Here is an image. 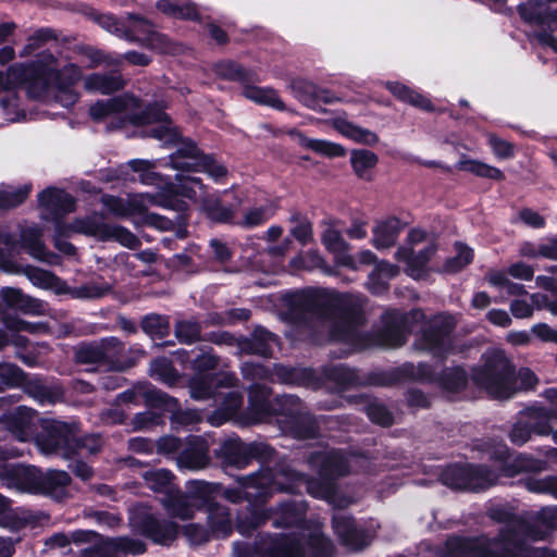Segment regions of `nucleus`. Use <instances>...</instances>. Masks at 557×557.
Masks as SVG:
<instances>
[{
    "label": "nucleus",
    "instance_id": "f257e3e1",
    "mask_svg": "<svg viewBox=\"0 0 557 557\" xmlns=\"http://www.w3.org/2000/svg\"><path fill=\"white\" fill-rule=\"evenodd\" d=\"M368 463L363 456L345 455L341 451H319L310 457L309 465L318 469L319 479L305 480V476L289 467H280L275 472L262 471L239 480V486L224 491V497L232 503L247 500L250 505L267 502L276 492L295 493L306 483L307 492L326 500L333 507L345 508L354 503L351 497L341 494L334 480Z\"/></svg>",
    "mask_w": 557,
    "mask_h": 557
},
{
    "label": "nucleus",
    "instance_id": "f03ea898",
    "mask_svg": "<svg viewBox=\"0 0 557 557\" xmlns=\"http://www.w3.org/2000/svg\"><path fill=\"white\" fill-rule=\"evenodd\" d=\"M488 517L503 523L498 537L461 539L451 537L446 542L449 557H557L546 548H532L530 541L543 540L557 528V507L541 509L531 521L515 516L504 506L488 510Z\"/></svg>",
    "mask_w": 557,
    "mask_h": 557
},
{
    "label": "nucleus",
    "instance_id": "7ed1b4c3",
    "mask_svg": "<svg viewBox=\"0 0 557 557\" xmlns=\"http://www.w3.org/2000/svg\"><path fill=\"white\" fill-rule=\"evenodd\" d=\"M286 302L290 319H320L329 327L332 339L347 343L354 349L371 346L395 348L406 341L405 332L398 324L387 325L382 333L372 337L361 334L362 317L358 308L350 306L348 295L300 290L289 295Z\"/></svg>",
    "mask_w": 557,
    "mask_h": 557
},
{
    "label": "nucleus",
    "instance_id": "20e7f679",
    "mask_svg": "<svg viewBox=\"0 0 557 557\" xmlns=\"http://www.w3.org/2000/svg\"><path fill=\"white\" fill-rule=\"evenodd\" d=\"M82 78L81 70L73 63H61L52 54H42L30 65L14 64L5 73L0 71V106L9 122L25 117L20 108L16 90L25 85L29 97L46 99L53 95L63 107L70 108L78 100L73 86Z\"/></svg>",
    "mask_w": 557,
    "mask_h": 557
},
{
    "label": "nucleus",
    "instance_id": "39448f33",
    "mask_svg": "<svg viewBox=\"0 0 557 557\" xmlns=\"http://www.w3.org/2000/svg\"><path fill=\"white\" fill-rule=\"evenodd\" d=\"M139 100L128 94L100 100L89 109L92 120L100 121L109 116L119 115L135 125H148V135L156 138L162 145L174 144L178 138V131L172 124L170 116L164 112V107L158 104L148 107L140 112Z\"/></svg>",
    "mask_w": 557,
    "mask_h": 557
},
{
    "label": "nucleus",
    "instance_id": "423d86ee",
    "mask_svg": "<svg viewBox=\"0 0 557 557\" xmlns=\"http://www.w3.org/2000/svg\"><path fill=\"white\" fill-rule=\"evenodd\" d=\"M168 146L178 147L170 158L172 169L178 171L175 176L176 185L170 183V186L172 187L173 202L184 203V208L181 210L184 211L187 207L186 202L178 200L176 197L181 195L188 199H195L203 191L201 180L188 173L203 172L218 181L226 175L227 170L210 156H202L191 141L183 140L180 134L177 140Z\"/></svg>",
    "mask_w": 557,
    "mask_h": 557
},
{
    "label": "nucleus",
    "instance_id": "0eeeda50",
    "mask_svg": "<svg viewBox=\"0 0 557 557\" xmlns=\"http://www.w3.org/2000/svg\"><path fill=\"white\" fill-rule=\"evenodd\" d=\"M4 454L5 456L0 455V480L8 487L60 497L71 482V478L65 471L50 470L42 474L35 467L8 462V458L22 455V451L17 449H11Z\"/></svg>",
    "mask_w": 557,
    "mask_h": 557
},
{
    "label": "nucleus",
    "instance_id": "6e6552de",
    "mask_svg": "<svg viewBox=\"0 0 557 557\" xmlns=\"http://www.w3.org/2000/svg\"><path fill=\"white\" fill-rule=\"evenodd\" d=\"M102 203L109 212L121 218H131L136 225H148L160 231H169L173 227V222L162 215L149 212L153 206L182 210L184 203H174L170 194L158 191L154 195L134 194L126 199L114 196H103Z\"/></svg>",
    "mask_w": 557,
    "mask_h": 557
},
{
    "label": "nucleus",
    "instance_id": "1a4fd4ad",
    "mask_svg": "<svg viewBox=\"0 0 557 557\" xmlns=\"http://www.w3.org/2000/svg\"><path fill=\"white\" fill-rule=\"evenodd\" d=\"M45 433L36 438V445L41 454L46 456L61 454L69 459L74 454L86 450L88 454H96L102 446L98 435H87L78 438V426L76 423L69 424L62 421H47L44 426Z\"/></svg>",
    "mask_w": 557,
    "mask_h": 557
},
{
    "label": "nucleus",
    "instance_id": "9d476101",
    "mask_svg": "<svg viewBox=\"0 0 557 557\" xmlns=\"http://www.w3.org/2000/svg\"><path fill=\"white\" fill-rule=\"evenodd\" d=\"M259 547L264 557H334L335 546L319 524L302 534L301 541L288 535L267 536Z\"/></svg>",
    "mask_w": 557,
    "mask_h": 557
},
{
    "label": "nucleus",
    "instance_id": "9b49d317",
    "mask_svg": "<svg viewBox=\"0 0 557 557\" xmlns=\"http://www.w3.org/2000/svg\"><path fill=\"white\" fill-rule=\"evenodd\" d=\"M507 455V448L504 445H498L493 453H490L491 458L496 459L497 466L491 470L484 466L473 465H451L446 467L442 474L441 480L444 485L454 490L467 491H482L493 486L499 476L498 470H504L503 460Z\"/></svg>",
    "mask_w": 557,
    "mask_h": 557
},
{
    "label": "nucleus",
    "instance_id": "f8f14e48",
    "mask_svg": "<svg viewBox=\"0 0 557 557\" xmlns=\"http://www.w3.org/2000/svg\"><path fill=\"white\" fill-rule=\"evenodd\" d=\"M483 366L475 369L472 379L476 385L496 399H507L516 391L513 369L502 350H488L483 356Z\"/></svg>",
    "mask_w": 557,
    "mask_h": 557
},
{
    "label": "nucleus",
    "instance_id": "ddd939ff",
    "mask_svg": "<svg viewBox=\"0 0 557 557\" xmlns=\"http://www.w3.org/2000/svg\"><path fill=\"white\" fill-rule=\"evenodd\" d=\"M307 504L304 500L281 503L275 508L253 509L249 516L239 519L237 530L243 535H249L267 521H271L276 529L298 527L305 520Z\"/></svg>",
    "mask_w": 557,
    "mask_h": 557
},
{
    "label": "nucleus",
    "instance_id": "4468645a",
    "mask_svg": "<svg viewBox=\"0 0 557 557\" xmlns=\"http://www.w3.org/2000/svg\"><path fill=\"white\" fill-rule=\"evenodd\" d=\"M437 251V243L433 235L420 228H412L405 244L395 253L397 261L406 264V272L419 278Z\"/></svg>",
    "mask_w": 557,
    "mask_h": 557
},
{
    "label": "nucleus",
    "instance_id": "2eb2a0df",
    "mask_svg": "<svg viewBox=\"0 0 557 557\" xmlns=\"http://www.w3.org/2000/svg\"><path fill=\"white\" fill-rule=\"evenodd\" d=\"M218 367V358L211 354H203L194 360L197 374L191 379L190 396L196 400L210 398L216 386H231L236 377L234 373L221 372L215 375L205 374L206 371Z\"/></svg>",
    "mask_w": 557,
    "mask_h": 557
},
{
    "label": "nucleus",
    "instance_id": "dca6fc26",
    "mask_svg": "<svg viewBox=\"0 0 557 557\" xmlns=\"http://www.w3.org/2000/svg\"><path fill=\"white\" fill-rule=\"evenodd\" d=\"M17 242L4 228H0V269L8 273L22 272L35 286L40 288H57L59 286V278L42 269L27 265L21 269L11 259V252L15 250Z\"/></svg>",
    "mask_w": 557,
    "mask_h": 557
},
{
    "label": "nucleus",
    "instance_id": "f3484780",
    "mask_svg": "<svg viewBox=\"0 0 557 557\" xmlns=\"http://www.w3.org/2000/svg\"><path fill=\"white\" fill-rule=\"evenodd\" d=\"M131 522L134 528L159 545H171L178 535V525L175 522L157 518L145 505L134 507Z\"/></svg>",
    "mask_w": 557,
    "mask_h": 557
},
{
    "label": "nucleus",
    "instance_id": "a211bd4d",
    "mask_svg": "<svg viewBox=\"0 0 557 557\" xmlns=\"http://www.w3.org/2000/svg\"><path fill=\"white\" fill-rule=\"evenodd\" d=\"M332 528L341 544L351 552L366 548L375 536V529L372 524L357 522L351 516L344 512L333 516Z\"/></svg>",
    "mask_w": 557,
    "mask_h": 557
},
{
    "label": "nucleus",
    "instance_id": "6ab92c4d",
    "mask_svg": "<svg viewBox=\"0 0 557 557\" xmlns=\"http://www.w3.org/2000/svg\"><path fill=\"white\" fill-rule=\"evenodd\" d=\"M71 231L91 235L101 240L113 239L129 249L140 246V240L131 231L122 226L102 223L96 218L76 220L67 227L66 233Z\"/></svg>",
    "mask_w": 557,
    "mask_h": 557
},
{
    "label": "nucleus",
    "instance_id": "aec40b11",
    "mask_svg": "<svg viewBox=\"0 0 557 557\" xmlns=\"http://www.w3.org/2000/svg\"><path fill=\"white\" fill-rule=\"evenodd\" d=\"M453 326L454 322L451 319L443 317L435 318L429 329L424 330L419 342L416 343V348L428 350L436 356H448L453 354L455 347L449 337Z\"/></svg>",
    "mask_w": 557,
    "mask_h": 557
},
{
    "label": "nucleus",
    "instance_id": "412c9836",
    "mask_svg": "<svg viewBox=\"0 0 557 557\" xmlns=\"http://www.w3.org/2000/svg\"><path fill=\"white\" fill-rule=\"evenodd\" d=\"M218 344L225 343L232 345L235 339L227 333H221L212 338ZM236 344L242 354H256L263 357L272 355L273 348L277 345L276 337L262 327L255 330L251 338L236 341Z\"/></svg>",
    "mask_w": 557,
    "mask_h": 557
},
{
    "label": "nucleus",
    "instance_id": "4be33fe9",
    "mask_svg": "<svg viewBox=\"0 0 557 557\" xmlns=\"http://www.w3.org/2000/svg\"><path fill=\"white\" fill-rule=\"evenodd\" d=\"M543 396L549 401L550 408L533 407L524 412L533 433L547 436L553 433L552 421H557V389L548 388Z\"/></svg>",
    "mask_w": 557,
    "mask_h": 557
},
{
    "label": "nucleus",
    "instance_id": "5701e85b",
    "mask_svg": "<svg viewBox=\"0 0 557 557\" xmlns=\"http://www.w3.org/2000/svg\"><path fill=\"white\" fill-rule=\"evenodd\" d=\"M151 36L153 42L161 45L160 51L163 53H176L177 47L170 42L163 35L153 32V26L145 18L138 15H128L123 27V38L128 40H144Z\"/></svg>",
    "mask_w": 557,
    "mask_h": 557
},
{
    "label": "nucleus",
    "instance_id": "b1692460",
    "mask_svg": "<svg viewBox=\"0 0 557 557\" xmlns=\"http://www.w3.org/2000/svg\"><path fill=\"white\" fill-rule=\"evenodd\" d=\"M122 351V343L109 337L89 345L81 346L76 358L82 363H113Z\"/></svg>",
    "mask_w": 557,
    "mask_h": 557
},
{
    "label": "nucleus",
    "instance_id": "393cba45",
    "mask_svg": "<svg viewBox=\"0 0 557 557\" xmlns=\"http://www.w3.org/2000/svg\"><path fill=\"white\" fill-rule=\"evenodd\" d=\"M208 463L207 442L200 437L190 438L187 447L177 457V466L183 469L201 470Z\"/></svg>",
    "mask_w": 557,
    "mask_h": 557
},
{
    "label": "nucleus",
    "instance_id": "a878e982",
    "mask_svg": "<svg viewBox=\"0 0 557 557\" xmlns=\"http://www.w3.org/2000/svg\"><path fill=\"white\" fill-rule=\"evenodd\" d=\"M41 230L35 226H29L21 231V243L26 251L36 260L49 264H55L59 261L57 255L46 249L41 242Z\"/></svg>",
    "mask_w": 557,
    "mask_h": 557
},
{
    "label": "nucleus",
    "instance_id": "bb28decb",
    "mask_svg": "<svg viewBox=\"0 0 557 557\" xmlns=\"http://www.w3.org/2000/svg\"><path fill=\"white\" fill-rule=\"evenodd\" d=\"M40 208L59 216L74 210V199L64 190L47 188L38 195Z\"/></svg>",
    "mask_w": 557,
    "mask_h": 557
},
{
    "label": "nucleus",
    "instance_id": "cd10ccee",
    "mask_svg": "<svg viewBox=\"0 0 557 557\" xmlns=\"http://www.w3.org/2000/svg\"><path fill=\"white\" fill-rule=\"evenodd\" d=\"M287 135L296 140L301 147L312 150L321 156L337 158L346 154V149L342 145L330 140L309 138L296 128L288 129Z\"/></svg>",
    "mask_w": 557,
    "mask_h": 557
},
{
    "label": "nucleus",
    "instance_id": "c85d7f7f",
    "mask_svg": "<svg viewBox=\"0 0 557 557\" xmlns=\"http://www.w3.org/2000/svg\"><path fill=\"white\" fill-rule=\"evenodd\" d=\"M330 124L344 137L362 145L374 146L379 143V136L364 127H361L344 116H335Z\"/></svg>",
    "mask_w": 557,
    "mask_h": 557
},
{
    "label": "nucleus",
    "instance_id": "c756f323",
    "mask_svg": "<svg viewBox=\"0 0 557 557\" xmlns=\"http://www.w3.org/2000/svg\"><path fill=\"white\" fill-rule=\"evenodd\" d=\"M1 298L7 307L20 310L24 313L40 315L45 312V305L38 299L24 295L20 289L4 287L1 289Z\"/></svg>",
    "mask_w": 557,
    "mask_h": 557
},
{
    "label": "nucleus",
    "instance_id": "7c9ffc66",
    "mask_svg": "<svg viewBox=\"0 0 557 557\" xmlns=\"http://www.w3.org/2000/svg\"><path fill=\"white\" fill-rule=\"evenodd\" d=\"M161 504L171 518L180 520L191 519L197 511L195 504L190 502L185 493L177 488L173 490L168 496H164L161 499Z\"/></svg>",
    "mask_w": 557,
    "mask_h": 557
},
{
    "label": "nucleus",
    "instance_id": "2f4dec72",
    "mask_svg": "<svg viewBox=\"0 0 557 557\" xmlns=\"http://www.w3.org/2000/svg\"><path fill=\"white\" fill-rule=\"evenodd\" d=\"M131 169L138 173V180L145 185H154L159 191H165L172 196V187L164 177L154 172L157 166L156 161L148 160H132L128 162Z\"/></svg>",
    "mask_w": 557,
    "mask_h": 557
},
{
    "label": "nucleus",
    "instance_id": "473e14b6",
    "mask_svg": "<svg viewBox=\"0 0 557 557\" xmlns=\"http://www.w3.org/2000/svg\"><path fill=\"white\" fill-rule=\"evenodd\" d=\"M131 169L138 173V180L145 185H154L159 191H165L172 196V187L164 177L154 172L157 166L156 161L148 160H132L128 162Z\"/></svg>",
    "mask_w": 557,
    "mask_h": 557
},
{
    "label": "nucleus",
    "instance_id": "72a5a7b5",
    "mask_svg": "<svg viewBox=\"0 0 557 557\" xmlns=\"http://www.w3.org/2000/svg\"><path fill=\"white\" fill-rule=\"evenodd\" d=\"M400 231L401 222L398 219L382 221L373 228L372 244L377 249L388 248L395 244Z\"/></svg>",
    "mask_w": 557,
    "mask_h": 557
},
{
    "label": "nucleus",
    "instance_id": "f704fd0d",
    "mask_svg": "<svg viewBox=\"0 0 557 557\" xmlns=\"http://www.w3.org/2000/svg\"><path fill=\"white\" fill-rule=\"evenodd\" d=\"M297 96L300 102L313 110H319L321 103H334L342 100L332 91L313 84H305Z\"/></svg>",
    "mask_w": 557,
    "mask_h": 557
},
{
    "label": "nucleus",
    "instance_id": "c9c22d12",
    "mask_svg": "<svg viewBox=\"0 0 557 557\" xmlns=\"http://www.w3.org/2000/svg\"><path fill=\"white\" fill-rule=\"evenodd\" d=\"M219 486L205 481H189L186 487V495L193 502L197 508L200 506H207V510L210 505H214L213 498L218 493Z\"/></svg>",
    "mask_w": 557,
    "mask_h": 557
},
{
    "label": "nucleus",
    "instance_id": "e433bc0d",
    "mask_svg": "<svg viewBox=\"0 0 557 557\" xmlns=\"http://www.w3.org/2000/svg\"><path fill=\"white\" fill-rule=\"evenodd\" d=\"M156 5L159 11L175 18L191 21L199 18L196 5L189 0H159Z\"/></svg>",
    "mask_w": 557,
    "mask_h": 557
},
{
    "label": "nucleus",
    "instance_id": "4c0bfd02",
    "mask_svg": "<svg viewBox=\"0 0 557 557\" xmlns=\"http://www.w3.org/2000/svg\"><path fill=\"white\" fill-rule=\"evenodd\" d=\"M8 428L18 442H27L34 435L30 411L18 408L9 417Z\"/></svg>",
    "mask_w": 557,
    "mask_h": 557
},
{
    "label": "nucleus",
    "instance_id": "58836bf2",
    "mask_svg": "<svg viewBox=\"0 0 557 557\" xmlns=\"http://www.w3.org/2000/svg\"><path fill=\"white\" fill-rule=\"evenodd\" d=\"M377 156L370 150L356 149L351 151V166L359 178L370 181L372 178L371 172L377 164Z\"/></svg>",
    "mask_w": 557,
    "mask_h": 557
},
{
    "label": "nucleus",
    "instance_id": "ea45409f",
    "mask_svg": "<svg viewBox=\"0 0 557 557\" xmlns=\"http://www.w3.org/2000/svg\"><path fill=\"white\" fill-rule=\"evenodd\" d=\"M123 79L117 75L92 74L84 79V87L90 92L107 95L123 88Z\"/></svg>",
    "mask_w": 557,
    "mask_h": 557
},
{
    "label": "nucleus",
    "instance_id": "a19ab883",
    "mask_svg": "<svg viewBox=\"0 0 557 557\" xmlns=\"http://www.w3.org/2000/svg\"><path fill=\"white\" fill-rule=\"evenodd\" d=\"M208 522L214 535L225 537L232 533V520L228 510L220 505H210Z\"/></svg>",
    "mask_w": 557,
    "mask_h": 557
},
{
    "label": "nucleus",
    "instance_id": "79ce46f5",
    "mask_svg": "<svg viewBox=\"0 0 557 557\" xmlns=\"http://www.w3.org/2000/svg\"><path fill=\"white\" fill-rule=\"evenodd\" d=\"M385 87L399 100L404 102H408L414 107H418L423 110H432L433 107L429 99L418 94L417 91L410 89L406 85H403L397 82H386Z\"/></svg>",
    "mask_w": 557,
    "mask_h": 557
},
{
    "label": "nucleus",
    "instance_id": "37998d69",
    "mask_svg": "<svg viewBox=\"0 0 557 557\" xmlns=\"http://www.w3.org/2000/svg\"><path fill=\"white\" fill-rule=\"evenodd\" d=\"M457 169L460 171L472 173L480 177L491 178L495 181H503L505 178L504 173L499 169L475 159H460L459 162L457 163Z\"/></svg>",
    "mask_w": 557,
    "mask_h": 557
},
{
    "label": "nucleus",
    "instance_id": "c03bdc74",
    "mask_svg": "<svg viewBox=\"0 0 557 557\" xmlns=\"http://www.w3.org/2000/svg\"><path fill=\"white\" fill-rule=\"evenodd\" d=\"M243 95L256 103L269 106L277 110L284 109V104L274 89L246 86Z\"/></svg>",
    "mask_w": 557,
    "mask_h": 557
},
{
    "label": "nucleus",
    "instance_id": "a18cd8bd",
    "mask_svg": "<svg viewBox=\"0 0 557 557\" xmlns=\"http://www.w3.org/2000/svg\"><path fill=\"white\" fill-rule=\"evenodd\" d=\"M122 59L126 60L128 63L133 65L146 66L150 63V58L141 52L129 51L123 55H117L116 58H112L109 55H104L102 52L96 51L91 55L92 65L99 64H114L117 65L122 62Z\"/></svg>",
    "mask_w": 557,
    "mask_h": 557
},
{
    "label": "nucleus",
    "instance_id": "49530a36",
    "mask_svg": "<svg viewBox=\"0 0 557 557\" xmlns=\"http://www.w3.org/2000/svg\"><path fill=\"white\" fill-rule=\"evenodd\" d=\"M172 479V473L165 469L148 471L144 474L146 485L154 492L163 493L164 496L175 490Z\"/></svg>",
    "mask_w": 557,
    "mask_h": 557
},
{
    "label": "nucleus",
    "instance_id": "de8ad7c7",
    "mask_svg": "<svg viewBox=\"0 0 557 557\" xmlns=\"http://www.w3.org/2000/svg\"><path fill=\"white\" fill-rule=\"evenodd\" d=\"M109 545L113 557L117 555H139L146 550V544L140 540L126 536L109 539Z\"/></svg>",
    "mask_w": 557,
    "mask_h": 557
},
{
    "label": "nucleus",
    "instance_id": "09e8293b",
    "mask_svg": "<svg viewBox=\"0 0 557 557\" xmlns=\"http://www.w3.org/2000/svg\"><path fill=\"white\" fill-rule=\"evenodd\" d=\"M440 386L447 393H456L465 388L467 384V374L460 368L447 369L438 379Z\"/></svg>",
    "mask_w": 557,
    "mask_h": 557
},
{
    "label": "nucleus",
    "instance_id": "8fccbe9b",
    "mask_svg": "<svg viewBox=\"0 0 557 557\" xmlns=\"http://www.w3.org/2000/svg\"><path fill=\"white\" fill-rule=\"evenodd\" d=\"M456 256L447 259L443 270L448 273H455L463 269L473 260V250L465 244L456 243Z\"/></svg>",
    "mask_w": 557,
    "mask_h": 557
},
{
    "label": "nucleus",
    "instance_id": "3c124183",
    "mask_svg": "<svg viewBox=\"0 0 557 557\" xmlns=\"http://www.w3.org/2000/svg\"><path fill=\"white\" fill-rule=\"evenodd\" d=\"M111 288L109 283L92 281L74 288L71 294L78 299H96L109 294Z\"/></svg>",
    "mask_w": 557,
    "mask_h": 557
},
{
    "label": "nucleus",
    "instance_id": "603ef678",
    "mask_svg": "<svg viewBox=\"0 0 557 557\" xmlns=\"http://www.w3.org/2000/svg\"><path fill=\"white\" fill-rule=\"evenodd\" d=\"M202 208L215 222H230L234 218V211L231 208L222 206L219 199L211 196L203 198Z\"/></svg>",
    "mask_w": 557,
    "mask_h": 557
},
{
    "label": "nucleus",
    "instance_id": "864d4df0",
    "mask_svg": "<svg viewBox=\"0 0 557 557\" xmlns=\"http://www.w3.org/2000/svg\"><path fill=\"white\" fill-rule=\"evenodd\" d=\"M30 186L0 188V208H12L22 203L28 196Z\"/></svg>",
    "mask_w": 557,
    "mask_h": 557
},
{
    "label": "nucleus",
    "instance_id": "5fc2aeb1",
    "mask_svg": "<svg viewBox=\"0 0 557 557\" xmlns=\"http://www.w3.org/2000/svg\"><path fill=\"white\" fill-rule=\"evenodd\" d=\"M273 212L274 207L271 203L252 207L245 212L242 224L246 227L258 226L269 220Z\"/></svg>",
    "mask_w": 557,
    "mask_h": 557
},
{
    "label": "nucleus",
    "instance_id": "6e6d98bb",
    "mask_svg": "<svg viewBox=\"0 0 557 557\" xmlns=\"http://www.w3.org/2000/svg\"><path fill=\"white\" fill-rule=\"evenodd\" d=\"M521 16L534 23H543L545 20L546 4L542 0H528L519 7Z\"/></svg>",
    "mask_w": 557,
    "mask_h": 557
},
{
    "label": "nucleus",
    "instance_id": "4d7b16f0",
    "mask_svg": "<svg viewBox=\"0 0 557 557\" xmlns=\"http://www.w3.org/2000/svg\"><path fill=\"white\" fill-rule=\"evenodd\" d=\"M150 373L152 376H156L158 380L166 384H173L176 379L172 364L166 358H160L152 361L150 364Z\"/></svg>",
    "mask_w": 557,
    "mask_h": 557
},
{
    "label": "nucleus",
    "instance_id": "13d9d810",
    "mask_svg": "<svg viewBox=\"0 0 557 557\" xmlns=\"http://www.w3.org/2000/svg\"><path fill=\"white\" fill-rule=\"evenodd\" d=\"M141 325L146 333L159 337L166 335L169 330V323L166 318L159 314L147 315L143 320Z\"/></svg>",
    "mask_w": 557,
    "mask_h": 557
},
{
    "label": "nucleus",
    "instance_id": "bf43d9fd",
    "mask_svg": "<svg viewBox=\"0 0 557 557\" xmlns=\"http://www.w3.org/2000/svg\"><path fill=\"white\" fill-rule=\"evenodd\" d=\"M322 243L334 253L346 252L349 249L348 244L343 239L341 233L333 227H327L323 232Z\"/></svg>",
    "mask_w": 557,
    "mask_h": 557
},
{
    "label": "nucleus",
    "instance_id": "052dcab7",
    "mask_svg": "<svg viewBox=\"0 0 557 557\" xmlns=\"http://www.w3.org/2000/svg\"><path fill=\"white\" fill-rule=\"evenodd\" d=\"M176 337L183 343H194L200 338V326L196 322L180 321L175 325Z\"/></svg>",
    "mask_w": 557,
    "mask_h": 557
},
{
    "label": "nucleus",
    "instance_id": "680f3d73",
    "mask_svg": "<svg viewBox=\"0 0 557 557\" xmlns=\"http://www.w3.org/2000/svg\"><path fill=\"white\" fill-rule=\"evenodd\" d=\"M366 413L371 421L381 425H389L393 417L386 407L377 401H371L366 407Z\"/></svg>",
    "mask_w": 557,
    "mask_h": 557
},
{
    "label": "nucleus",
    "instance_id": "e2e57ef3",
    "mask_svg": "<svg viewBox=\"0 0 557 557\" xmlns=\"http://www.w3.org/2000/svg\"><path fill=\"white\" fill-rule=\"evenodd\" d=\"M215 73L227 79H243L245 71L237 63L233 61H223L215 65Z\"/></svg>",
    "mask_w": 557,
    "mask_h": 557
},
{
    "label": "nucleus",
    "instance_id": "0e129e2a",
    "mask_svg": "<svg viewBox=\"0 0 557 557\" xmlns=\"http://www.w3.org/2000/svg\"><path fill=\"white\" fill-rule=\"evenodd\" d=\"M267 536H278L277 534H263L258 537L255 544V548L250 547L248 544L244 543H235L233 547L234 557H264L259 547L260 542Z\"/></svg>",
    "mask_w": 557,
    "mask_h": 557
},
{
    "label": "nucleus",
    "instance_id": "69168bd1",
    "mask_svg": "<svg viewBox=\"0 0 557 557\" xmlns=\"http://www.w3.org/2000/svg\"><path fill=\"white\" fill-rule=\"evenodd\" d=\"M92 546L86 547L82 550V557H113L109 539H97Z\"/></svg>",
    "mask_w": 557,
    "mask_h": 557
},
{
    "label": "nucleus",
    "instance_id": "338daca9",
    "mask_svg": "<svg viewBox=\"0 0 557 557\" xmlns=\"http://www.w3.org/2000/svg\"><path fill=\"white\" fill-rule=\"evenodd\" d=\"M488 143L496 158L510 159L513 157V147L510 143L503 140L494 135L488 136Z\"/></svg>",
    "mask_w": 557,
    "mask_h": 557
},
{
    "label": "nucleus",
    "instance_id": "774afa93",
    "mask_svg": "<svg viewBox=\"0 0 557 557\" xmlns=\"http://www.w3.org/2000/svg\"><path fill=\"white\" fill-rule=\"evenodd\" d=\"M532 433L529 422L520 420L512 426L510 440L516 445H523L531 438Z\"/></svg>",
    "mask_w": 557,
    "mask_h": 557
}]
</instances>
